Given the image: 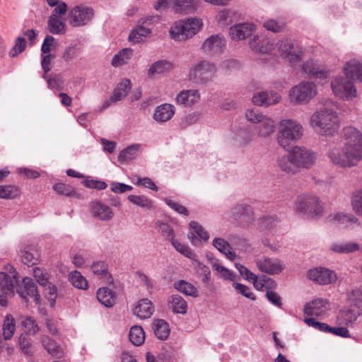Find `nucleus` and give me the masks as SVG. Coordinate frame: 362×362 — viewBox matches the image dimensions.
Returning a JSON list of instances; mask_svg holds the SVG:
<instances>
[{"instance_id": "obj_1", "label": "nucleus", "mask_w": 362, "mask_h": 362, "mask_svg": "<svg viewBox=\"0 0 362 362\" xmlns=\"http://www.w3.org/2000/svg\"><path fill=\"white\" fill-rule=\"evenodd\" d=\"M344 135L346 142L343 148H330L328 157L335 165L351 168L362 160V133L349 126L344 129Z\"/></svg>"}, {"instance_id": "obj_2", "label": "nucleus", "mask_w": 362, "mask_h": 362, "mask_svg": "<svg viewBox=\"0 0 362 362\" xmlns=\"http://www.w3.org/2000/svg\"><path fill=\"white\" fill-rule=\"evenodd\" d=\"M310 122L317 134L325 136H334L339 127L337 113L328 108L315 112L311 117Z\"/></svg>"}, {"instance_id": "obj_3", "label": "nucleus", "mask_w": 362, "mask_h": 362, "mask_svg": "<svg viewBox=\"0 0 362 362\" xmlns=\"http://www.w3.org/2000/svg\"><path fill=\"white\" fill-rule=\"evenodd\" d=\"M294 209L297 213L307 218H317L323 213V207L318 197L315 196H298L295 202Z\"/></svg>"}, {"instance_id": "obj_4", "label": "nucleus", "mask_w": 362, "mask_h": 362, "mask_svg": "<svg viewBox=\"0 0 362 362\" xmlns=\"http://www.w3.org/2000/svg\"><path fill=\"white\" fill-rule=\"evenodd\" d=\"M281 129L277 134L279 144L288 151V147L295 143L303 134V127L292 119H285L280 123Z\"/></svg>"}, {"instance_id": "obj_5", "label": "nucleus", "mask_w": 362, "mask_h": 362, "mask_svg": "<svg viewBox=\"0 0 362 362\" xmlns=\"http://www.w3.org/2000/svg\"><path fill=\"white\" fill-rule=\"evenodd\" d=\"M216 71V66L214 63L202 60L191 66L188 78L194 83L206 85L214 79Z\"/></svg>"}, {"instance_id": "obj_6", "label": "nucleus", "mask_w": 362, "mask_h": 362, "mask_svg": "<svg viewBox=\"0 0 362 362\" xmlns=\"http://www.w3.org/2000/svg\"><path fill=\"white\" fill-rule=\"evenodd\" d=\"M202 25V22L196 18L176 21L170 28V37L175 40H186L195 35Z\"/></svg>"}, {"instance_id": "obj_7", "label": "nucleus", "mask_w": 362, "mask_h": 362, "mask_svg": "<svg viewBox=\"0 0 362 362\" xmlns=\"http://www.w3.org/2000/svg\"><path fill=\"white\" fill-rule=\"evenodd\" d=\"M93 16V8L81 4L74 6L69 11L68 20L71 26L81 27L87 25Z\"/></svg>"}, {"instance_id": "obj_8", "label": "nucleus", "mask_w": 362, "mask_h": 362, "mask_svg": "<svg viewBox=\"0 0 362 362\" xmlns=\"http://www.w3.org/2000/svg\"><path fill=\"white\" fill-rule=\"evenodd\" d=\"M317 94V88L313 82H301L293 87L289 93L291 100L296 103H308Z\"/></svg>"}, {"instance_id": "obj_9", "label": "nucleus", "mask_w": 362, "mask_h": 362, "mask_svg": "<svg viewBox=\"0 0 362 362\" xmlns=\"http://www.w3.org/2000/svg\"><path fill=\"white\" fill-rule=\"evenodd\" d=\"M292 158L298 172L300 168H310L315 163L317 156L314 151L303 146H295L291 150Z\"/></svg>"}, {"instance_id": "obj_10", "label": "nucleus", "mask_w": 362, "mask_h": 362, "mask_svg": "<svg viewBox=\"0 0 362 362\" xmlns=\"http://www.w3.org/2000/svg\"><path fill=\"white\" fill-rule=\"evenodd\" d=\"M16 292L21 298L22 302L27 305L29 302L28 297L33 298L37 305L41 303V298L37 286L31 278H23L22 285H18Z\"/></svg>"}, {"instance_id": "obj_11", "label": "nucleus", "mask_w": 362, "mask_h": 362, "mask_svg": "<svg viewBox=\"0 0 362 362\" xmlns=\"http://www.w3.org/2000/svg\"><path fill=\"white\" fill-rule=\"evenodd\" d=\"M334 93L340 98H351L356 96V89L354 82L346 77H336L331 83Z\"/></svg>"}, {"instance_id": "obj_12", "label": "nucleus", "mask_w": 362, "mask_h": 362, "mask_svg": "<svg viewBox=\"0 0 362 362\" xmlns=\"http://www.w3.org/2000/svg\"><path fill=\"white\" fill-rule=\"evenodd\" d=\"M307 277L320 285L332 284L337 280V276L334 271L322 267L309 269L307 272Z\"/></svg>"}, {"instance_id": "obj_13", "label": "nucleus", "mask_w": 362, "mask_h": 362, "mask_svg": "<svg viewBox=\"0 0 362 362\" xmlns=\"http://www.w3.org/2000/svg\"><path fill=\"white\" fill-rule=\"evenodd\" d=\"M9 267H11L10 272L11 270L14 272L12 278L4 272H0V305L2 307L7 306V297L14 294V279L17 276V272L11 265Z\"/></svg>"}, {"instance_id": "obj_14", "label": "nucleus", "mask_w": 362, "mask_h": 362, "mask_svg": "<svg viewBox=\"0 0 362 362\" xmlns=\"http://www.w3.org/2000/svg\"><path fill=\"white\" fill-rule=\"evenodd\" d=\"M279 49L282 52V57L290 62H296L301 59L302 49L291 39L281 40L279 43Z\"/></svg>"}, {"instance_id": "obj_15", "label": "nucleus", "mask_w": 362, "mask_h": 362, "mask_svg": "<svg viewBox=\"0 0 362 362\" xmlns=\"http://www.w3.org/2000/svg\"><path fill=\"white\" fill-rule=\"evenodd\" d=\"M226 45V40L221 34L212 35L207 37L202 45V49L210 54H220Z\"/></svg>"}, {"instance_id": "obj_16", "label": "nucleus", "mask_w": 362, "mask_h": 362, "mask_svg": "<svg viewBox=\"0 0 362 362\" xmlns=\"http://www.w3.org/2000/svg\"><path fill=\"white\" fill-rule=\"evenodd\" d=\"M362 315V308L356 305H351L340 310L337 317L340 325L351 327Z\"/></svg>"}, {"instance_id": "obj_17", "label": "nucleus", "mask_w": 362, "mask_h": 362, "mask_svg": "<svg viewBox=\"0 0 362 362\" xmlns=\"http://www.w3.org/2000/svg\"><path fill=\"white\" fill-rule=\"evenodd\" d=\"M256 264L261 272L270 275L278 274L285 268L284 264L280 259H272L269 257L257 259Z\"/></svg>"}, {"instance_id": "obj_18", "label": "nucleus", "mask_w": 362, "mask_h": 362, "mask_svg": "<svg viewBox=\"0 0 362 362\" xmlns=\"http://www.w3.org/2000/svg\"><path fill=\"white\" fill-rule=\"evenodd\" d=\"M21 261L28 267L37 264L40 259V254L34 245H28L21 248L18 252Z\"/></svg>"}, {"instance_id": "obj_19", "label": "nucleus", "mask_w": 362, "mask_h": 362, "mask_svg": "<svg viewBox=\"0 0 362 362\" xmlns=\"http://www.w3.org/2000/svg\"><path fill=\"white\" fill-rule=\"evenodd\" d=\"M255 28L253 23H239L230 28L229 35L233 40H242L251 36Z\"/></svg>"}, {"instance_id": "obj_20", "label": "nucleus", "mask_w": 362, "mask_h": 362, "mask_svg": "<svg viewBox=\"0 0 362 362\" xmlns=\"http://www.w3.org/2000/svg\"><path fill=\"white\" fill-rule=\"evenodd\" d=\"M302 69L310 78L315 79H326L329 74V72L322 66L317 64L313 59L308 60L304 63Z\"/></svg>"}, {"instance_id": "obj_21", "label": "nucleus", "mask_w": 362, "mask_h": 362, "mask_svg": "<svg viewBox=\"0 0 362 362\" xmlns=\"http://www.w3.org/2000/svg\"><path fill=\"white\" fill-rule=\"evenodd\" d=\"M329 302L327 299L319 298L313 300L310 303L304 305V313L307 315H316L320 316L324 314L327 309V305Z\"/></svg>"}, {"instance_id": "obj_22", "label": "nucleus", "mask_w": 362, "mask_h": 362, "mask_svg": "<svg viewBox=\"0 0 362 362\" xmlns=\"http://www.w3.org/2000/svg\"><path fill=\"white\" fill-rule=\"evenodd\" d=\"M233 216L236 220H241L246 223H252L254 221L252 208L247 204H237L232 209Z\"/></svg>"}, {"instance_id": "obj_23", "label": "nucleus", "mask_w": 362, "mask_h": 362, "mask_svg": "<svg viewBox=\"0 0 362 362\" xmlns=\"http://www.w3.org/2000/svg\"><path fill=\"white\" fill-rule=\"evenodd\" d=\"M189 228L192 229L194 233H191L189 238L191 243L197 246L202 240L206 242L209 238V235L206 230L197 221H192L189 223Z\"/></svg>"}, {"instance_id": "obj_24", "label": "nucleus", "mask_w": 362, "mask_h": 362, "mask_svg": "<svg viewBox=\"0 0 362 362\" xmlns=\"http://www.w3.org/2000/svg\"><path fill=\"white\" fill-rule=\"evenodd\" d=\"M279 95L273 91H262L254 95L252 102L259 106H269L279 102Z\"/></svg>"}, {"instance_id": "obj_25", "label": "nucleus", "mask_w": 362, "mask_h": 362, "mask_svg": "<svg viewBox=\"0 0 362 362\" xmlns=\"http://www.w3.org/2000/svg\"><path fill=\"white\" fill-rule=\"evenodd\" d=\"M346 77L351 81H362V64L355 59L346 62L344 66Z\"/></svg>"}, {"instance_id": "obj_26", "label": "nucleus", "mask_w": 362, "mask_h": 362, "mask_svg": "<svg viewBox=\"0 0 362 362\" xmlns=\"http://www.w3.org/2000/svg\"><path fill=\"white\" fill-rule=\"evenodd\" d=\"M175 115V107L168 103L158 106L153 114V119L158 122H165L170 120Z\"/></svg>"}, {"instance_id": "obj_27", "label": "nucleus", "mask_w": 362, "mask_h": 362, "mask_svg": "<svg viewBox=\"0 0 362 362\" xmlns=\"http://www.w3.org/2000/svg\"><path fill=\"white\" fill-rule=\"evenodd\" d=\"M154 311L153 303L148 298H143L138 302L134 309V314L140 319L149 318Z\"/></svg>"}, {"instance_id": "obj_28", "label": "nucleus", "mask_w": 362, "mask_h": 362, "mask_svg": "<svg viewBox=\"0 0 362 362\" xmlns=\"http://www.w3.org/2000/svg\"><path fill=\"white\" fill-rule=\"evenodd\" d=\"M199 98L200 95L197 90H183L177 94L176 102L180 105L191 106L197 103Z\"/></svg>"}, {"instance_id": "obj_29", "label": "nucleus", "mask_w": 362, "mask_h": 362, "mask_svg": "<svg viewBox=\"0 0 362 362\" xmlns=\"http://www.w3.org/2000/svg\"><path fill=\"white\" fill-rule=\"evenodd\" d=\"M91 212L94 217L101 221H109L113 216L112 209L100 202H93L91 204Z\"/></svg>"}, {"instance_id": "obj_30", "label": "nucleus", "mask_w": 362, "mask_h": 362, "mask_svg": "<svg viewBox=\"0 0 362 362\" xmlns=\"http://www.w3.org/2000/svg\"><path fill=\"white\" fill-rule=\"evenodd\" d=\"M200 0H175L173 8L177 13L188 14L194 13L199 6Z\"/></svg>"}, {"instance_id": "obj_31", "label": "nucleus", "mask_w": 362, "mask_h": 362, "mask_svg": "<svg viewBox=\"0 0 362 362\" xmlns=\"http://www.w3.org/2000/svg\"><path fill=\"white\" fill-rule=\"evenodd\" d=\"M276 163L279 168L286 174L294 175L298 173L297 166L293 160L291 151L287 155L278 158Z\"/></svg>"}, {"instance_id": "obj_32", "label": "nucleus", "mask_w": 362, "mask_h": 362, "mask_svg": "<svg viewBox=\"0 0 362 362\" xmlns=\"http://www.w3.org/2000/svg\"><path fill=\"white\" fill-rule=\"evenodd\" d=\"M168 306L174 313L185 315L187 312V303L185 300L178 294H173L168 300Z\"/></svg>"}, {"instance_id": "obj_33", "label": "nucleus", "mask_w": 362, "mask_h": 362, "mask_svg": "<svg viewBox=\"0 0 362 362\" xmlns=\"http://www.w3.org/2000/svg\"><path fill=\"white\" fill-rule=\"evenodd\" d=\"M132 88L130 79L123 78L113 90L110 98L112 102H117L125 98Z\"/></svg>"}, {"instance_id": "obj_34", "label": "nucleus", "mask_w": 362, "mask_h": 362, "mask_svg": "<svg viewBox=\"0 0 362 362\" xmlns=\"http://www.w3.org/2000/svg\"><path fill=\"white\" fill-rule=\"evenodd\" d=\"M174 68V64L166 59L158 60L153 63L148 70V76H153L155 74L168 72Z\"/></svg>"}, {"instance_id": "obj_35", "label": "nucleus", "mask_w": 362, "mask_h": 362, "mask_svg": "<svg viewBox=\"0 0 362 362\" xmlns=\"http://www.w3.org/2000/svg\"><path fill=\"white\" fill-rule=\"evenodd\" d=\"M97 299L106 308H111L115 303V294L109 288L102 287L97 291Z\"/></svg>"}, {"instance_id": "obj_36", "label": "nucleus", "mask_w": 362, "mask_h": 362, "mask_svg": "<svg viewBox=\"0 0 362 362\" xmlns=\"http://www.w3.org/2000/svg\"><path fill=\"white\" fill-rule=\"evenodd\" d=\"M212 245L221 253L223 254L230 260H233L236 257L235 252L233 250L230 245L221 238H215L213 240Z\"/></svg>"}, {"instance_id": "obj_37", "label": "nucleus", "mask_w": 362, "mask_h": 362, "mask_svg": "<svg viewBox=\"0 0 362 362\" xmlns=\"http://www.w3.org/2000/svg\"><path fill=\"white\" fill-rule=\"evenodd\" d=\"M329 218H330V221H333L334 223L337 226L348 227L352 223H356L357 226H359L358 218L353 214H344L342 213H339L335 215L331 214L329 215Z\"/></svg>"}, {"instance_id": "obj_38", "label": "nucleus", "mask_w": 362, "mask_h": 362, "mask_svg": "<svg viewBox=\"0 0 362 362\" xmlns=\"http://www.w3.org/2000/svg\"><path fill=\"white\" fill-rule=\"evenodd\" d=\"M153 329L155 335L160 340L164 341L170 335V328L168 322L162 319H157L153 321Z\"/></svg>"}, {"instance_id": "obj_39", "label": "nucleus", "mask_w": 362, "mask_h": 362, "mask_svg": "<svg viewBox=\"0 0 362 362\" xmlns=\"http://www.w3.org/2000/svg\"><path fill=\"white\" fill-rule=\"evenodd\" d=\"M273 43L267 39H260L257 35L254 36L250 41V47L258 52L267 53L273 49Z\"/></svg>"}, {"instance_id": "obj_40", "label": "nucleus", "mask_w": 362, "mask_h": 362, "mask_svg": "<svg viewBox=\"0 0 362 362\" xmlns=\"http://www.w3.org/2000/svg\"><path fill=\"white\" fill-rule=\"evenodd\" d=\"M330 249L337 253L339 254H349L352 253L360 250V246L355 242H346V243H334Z\"/></svg>"}, {"instance_id": "obj_41", "label": "nucleus", "mask_w": 362, "mask_h": 362, "mask_svg": "<svg viewBox=\"0 0 362 362\" xmlns=\"http://www.w3.org/2000/svg\"><path fill=\"white\" fill-rule=\"evenodd\" d=\"M174 288L186 296L193 298L198 296V291L197 288L185 280L181 279L175 281L174 283Z\"/></svg>"}, {"instance_id": "obj_42", "label": "nucleus", "mask_w": 362, "mask_h": 362, "mask_svg": "<svg viewBox=\"0 0 362 362\" xmlns=\"http://www.w3.org/2000/svg\"><path fill=\"white\" fill-rule=\"evenodd\" d=\"M252 134L248 128H239L236 130L234 136L235 145L242 147L247 145L252 140Z\"/></svg>"}, {"instance_id": "obj_43", "label": "nucleus", "mask_w": 362, "mask_h": 362, "mask_svg": "<svg viewBox=\"0 0 362 362\" xmlns=\"http://www.w3.org/2000/svg\"><path fill=\"white\" fill-rule=\"evenodd\" d=\"M133 53L134 52L132 48L126 47L122 49L113 57L111 64L115 67L126 64L127 61L132 57Z\"/></svg>"}, {"instance_id": "obj_44", "label": "nucleus", "mask_w": 362, "mask_h": 362, "mask_svg": "<svg viewBox=\"0 0 362 362\" xmlns=\"http://www.w3.org/2000/svg\"><path fill=\"white\" fill-rule=\"evenodd\" d=\"M43 293L45 298L48 300L49 306L54 308L56 304V300L60 298L61 295L57 292V286L51 282H48L42 286Z\"/></svg>"}, {"instance_id": "obj_45", "label": "nucleus", "mask_w": 362, "mask_h": 362, "mask_svg": "<svg viewBox=\"0 0 362 362\" xmlns=\"http://www.w3.org/2000/svg\"><path fill=\"white\" fill-rule=\"evenodd\" d=\"M91 269L95 274L100 275L103 278H106V283L109 285L112 284L114 282L113 277L108 272L107 264L105 262L100 261L94 262L91 266Z\"/></svg>"}, {"instance_id": "obj_46", "label": "nucleus", "mask_w": 362, "mask_h": 362, "mask_svg": "<svg viewBox=\"0 0 362 362\" xmlns=\"http://www.w3.org/2000/svg\"><path fill=\"white\" fill-rule=\"evenodd\" d=\"M139 144L131 145L123 149L118 156V160L121 163H127L135 159L138 156Z\"/></svg>"}, {"instance_id": "obj_47", "label": "nucleus", "mask_w": 362, "mask_h": 362, "mask_svg": "<svg viewBox=\"0 0 362 362\" xmlns=\"http://www.w3.org/2000/svg\"><path fill=\"white\" fill-rule=\"evenodd\" d=\"M129 339L135 346L141 345L145 339V333L142 327L139 325L132 327L129 334Z\"/></svg>"}, {"instance_id": "obj_48", "label": "nucleus", "mask_w": 362, "mask_h": 362, "mask_svg": "<svg viewBox=\"0 0 362 362\" xmlns=\"http://www.w3.org/2000/svg\"><path fill=\"white\" fill-rule=\"evenodd\" d=\"M128 200L144 209L150 210L154 208L153 202L144 195H129Z\"/></svg>"}, {"instance_id": "obj_49", "label": "nucleus", "mask_w": 362, "mask_h": 362, "mask_svg": "<svg viewBox=\"0 0 362 362\" xmlns=\"http://www.w3.org/2000/svg\"><path fill=\"white\" fill-rule=\"evenodd\" d=\"M151 33V29L140 25L130 33L128 40L134 44L139 43L143 41V37H146Z\"/></svg>"}, {"instance_id": "obj_50", "label": "nucleus", "mask_w": 362, "mask_h": 362, "mask_svg": "<svg viewBox=\"0 0 362 362\" xmlns=\"http://www.w3.org/2000/svg\"><path fill=\"white\" fill-rule=\"evenodd\" d=\"M259 134L261 136H268L272 134L275 129V122L270 118L264 117L257 127Z\"/></svg>"}, {"instance_id": "obj_51", "label": "nucleus", "mask_w": 362, "mask_h": 362, "mask_svg": "<svg viewBox=\"0 0 362 362\" xmlns=\"http://www.w3.org/2000/svg\"><path fill=\"white\" fill-rule=\"evenodd\" d=\"M16 331L15 320L11 315L5 317L3 325V335L5 340L11 339Z\"/></svg>"}, {"instance_id": "obj_52", "label": "nucleus", "mask_w": 362, "mask_h": 362, "mask_svg": "<svg viewBox=\"0 0 362 362\" xmlns=\"http://www.w3.org/2000/svg\"><path fill=\"white\" fill-rule=\"evenodd\" d=\"M49 31L54 35L64 34L65 33V23L59 18L49 16L47 22Z\"/></svg>"}, {"instance_id": "obj_53", "label": "nucleus", "mask_w": 362, "mask_h": 362, "mask_svg": "<svg viewBox=\"0 0 362 362\" xmlns=\"http://www.w3.org/2000/svg\"><path fill=\"white\" fill-rule=\"evenodd\" d=\"M69 278L74 287L83 290H86L88 288V281L81 272L78 271L71 272Z\"/></svg>"}, {"instance_id": "obj_54", "label": "nucleus", "mask_w": 362, "mask_h": 362, "mask_svg": "<svg viewBox=\"0 0 362 362\" xmlns=\"http://www.w3.org/2000/svg\"><path fill=\"white\" fill-rule=\"evenodd\" d=\"M47 81V86L49 89L56 90H62L64 87V79L61 74H48L46 78H43Z\"/></svg>"}, {"instance_id": "obj_55", "label": "nucleus", "mask_w": 362, "mask_h": 362, "mask_svg": "<svg viewBox=\"0 0 362 362\" xmlns=\"http://www.w3.org/2000/svg\"><path fill=\"white\" fill-rule=\"evenodd\" d=\"M42 342L45 349L51 355L56 357H61L62 356V349L54 340L46 337L43 338Z\"/></svg>"}, {"instance_id": "obj_56", "label": "nucleus", "mask_w": 362, "mask_h": 362, "mask_svg": "<svg viewBox=\"0 0 362 362\" xmlns=\"http://www.w3.org/2000/svg\"><path fill=\"white\" fill-rule=\"evenodd\" d=\"M237 13L230 9H223L218 14V21L222 25H230L236 19Z\"/></svg>"}, {"instance_id": "obj_57", "label": "nucleus", "mask_w": 362, "mask_h": 362, "mask_svg": "<svg viewBox=\"0 0 362 362\" xmlns=\"http://www.w3.org/2000/svg\"><path fill=\"white\" fill-rule=\"evenodd\" d=\"M53 189L54 191H56L58 194L64 195L66 197H77L78 198L80 194L74 190V188H72L69 185H66L64 183H57L53 186Z\"/></svg>"}, {"instance_id": "obj_58", "label": "nucleus", "mask_w": 362, "mask_h": 362, "mask_svg": "<svg viewBox=\"0 0 362 362\" xmlns=\"http://www.w3.org/2000/svg\"><path fill=\"white\" fill-rule=\"evenodd\" d=\"M18 194V187L15 185H0V199H14Z\"/></svg>"}, {"instance_id": "obj_59", "label": "nucleus", "mask_w": 362, "mask_h": 362, "mask_svg": "<svg viewBox=\"0 0 362 362\" xmlns=\"http://www.w3.org/2000/svg\"><path fill=\"white\" fill-rule=\"evenodd\" d=\"M170 243L177 252L185 255L186 257L192 259H194L196 257V254L187 245L182 244L175 239Z\"/></svg>"}, {"instance_id": "obj_60", "label": "nucleus", "mask_w": 362, "mask_h": 362, "mask_svg": "<svg viewBox=\"0 0 362 362\" xmlns=\"http://www.w3.org/2000/svg\"><path fill=\"white\" fill-rule=\"evenodd\" d=\"M156 226L158 227L159 230L162 235L166 238L170 242L175 239V233L173 228L168 223L158 221Z\"/></svg>"}, {"instance_id": "obj_61", "label": "nucleus", "mask_w": 362, "mask_h": 362, "mask_svg": "<svg viewBox=\"0 0 362 362\" xmlns=\"http://www.w3.org/2000/svg\"><path fill=\"white\" fill-rule=\"evenodd\" d=\"M197 276L199 277L204 284H207L211 280V270L206 265L198 262L197 266Z\"/></svg>"}, {"instance_id": "obj_62", "label": "nucleus", "mask_w": 362, "mask_h": 362, "mask_svg": "<svg viewBox=\"0 0 362 362\" xmlns=\"http://www.w3.org/2000/svg\"><path fill=\"white\" fill-rule=\"evenodd\" d=\"M33 276L35 279H36L37 282L41 286H44L46 284H47L49 279L50 275L45 271V269L40 268V267H35L33 269Z\"/></svg>"}, {"instance_id": "obj_63", "label": "nucleus", "mask_w": 362, "mask_h": 362, "mask_svg": "<svg viewBox=\"0 0 362 362\" xmlns=\"http://www.w3.org/2000/svg\"><path fill=\"white\" fill-rule=\"evenodd\" d=\"M232 286L240 295L252 300H256V296L250 291L247 286L237 282H234Z\"/></svg>"}, {"instance_id": "obj_64", "label": "nucleus", "mask_w": 362, "mask_h": 362, "mask_svg": "<svg viewBox=\"0 0 362 362\" xmlns=\"http://www.w3.org/2000/svg\"><path fill=\"white\" fill-rule=\"evenodd\" d=\"M26 47V41L23 37H18L13 48L9 52V56L16 57L18 54L23 52Z\"/></svg>"}]
</instances>
